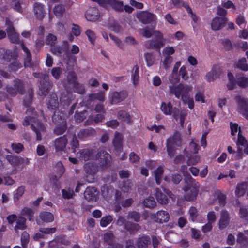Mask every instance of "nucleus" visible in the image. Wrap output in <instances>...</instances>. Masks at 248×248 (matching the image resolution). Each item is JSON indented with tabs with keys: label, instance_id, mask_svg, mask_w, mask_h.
Listing matches in <instances>:
<instances>
[{
	"label": "nucleus",
	"instance_id": "30",
	"mask_svg": "<svg viewBox=\"0 0 248 248\" xmlns=\"http://www.w3.org/2000/svg\"><path fill=\"white\" fill-rule=\"evenodd\" d=\"M34 13L36 18L42 19L45 14L43 5L40 3H35L34 5Z\"/></svg>",
	"mask_w": 248,
	"mask_h": 248
},
{
	"label": "nucleus",
	"instance_id": "19",
	"mask_svg": "<svg viewBox=\"0 0 248 248\" xmlns=\"http://www.w3.org/2000/svg\"><path fill=\"white\" fill-rule=\"evenodd\" d=\"M96 158L100 161L102 166L107 165L110 161V155L105 151H100L96 155Z\"/></svg>",
	"mask_w": 248,
	"mask_h": 248
},
{
	"label": "nucleus",
	"instance_id": "29",
	"mask_svg": "<svg viewBox=\"0 0 248 248\" xmlns=\"http://www.w3.org/2000/svg\"><path fill=\"white\" fill-rule=\"evenodd\" d=\"M161 111L166 115H171L172 113V105L170 102L166 103L162 102L160 105Z\"/></svg>",
	"mask_w": 248,
	"mask_h": 248
},
{
	"label": "nucleus",
	"instance_id": "39",
	"mask_svg": "<svg viewBox=\"0 0 248 248\" xmlns=\"http://www.w3.org/2000/svg\"><path fill=\"white\" fill-rule=\"evenodd\" d=\"M40 219L46 222H51L54 219L53 215L50 212H42L40 214Z\"/></svg>",
	"mask_w": 248,
	"mask_h": 248
},
{
	"label": "nucleus",
	"instance_id": "9",
	"mask_svg": "<svg viewBox=\"0 0 248 248\" xmlns=\"http://www.w3.org/2000/svg\"><path fill=\"white\" fill-rule=\"evenodd\" d=\"M153 35L155 39L149 41L147 45L149 48L159 49L165 44L163 35L158 31H154L153 32Z\"/></svg>",
	"mask_w": 248,
	"mask_h": 248
},
{
	"label": "nucleus",
	"instance_id": "34",
	"mask_svg": "<svg viewBox=\"0 0 248 248\" xmlns=\"http://www.w3.org/2000/svg\"><path fill=\"white\" fill-rule=\"evenodd\" d=\"M187 115V112L186 110H181L180 112H178V113L176 112H174L173 113V117L177 120H179V123L181 126H183L185 118Z\"/></svg>",
	"mask_w": 248,
	"mask_h": 248
},
{
	"label": "nucleus",
	"instance_id": "16",
	"mask_svg": "<svg viewBox=\"0 0 248 248\" xmlns=\"http://www.w3.org/2000/svg\"><path fill=\"white\" fill-rule=\"evenodd\" d=\"M227 21V18L225 17H215L211 21V29L214 31L219 30L224 27Z\"/></svg>",
	"mask_w": 248,
	"mask_h": 248
},
{
	"label": "nucleus",
	"instance_id": "33",
	"mask_svg": "<svg viewBox=\"0 0 248 248\" xmlns=\"http://www.w3.org/2000/svg\"><path fill=\"white\" fill-rule=\"evenodd\" d=\"M155 196L157 202L161 204H166L168 202L167 197L163 194L158 189H155Z\"/></svg>",
	"mask_w": 248,
	"mask_h": 248
},
{
	"label": "nucleus",
	"instance_id": "5",
	"mask_svg": "<svg viewBox=\"0 0 248 248\" xmlns=\"http://www.w3.org/2000/svg\"><path fill=\"white\" fill-rule=\"evenodd\" d=\"M182 144V140L180 134L176 132L174 134L170 136L166 140V149L168 155L172 157L175 154L177 147Z\"/></svg>",
	"mask_w": 248,
	"mask_h": 248
},
{
	"label": "nucleus",
	"instance_id": "31",
	"mask_svg": "<svg viewBox=\"0 0 248 248\" xmlns=\"http://www.w3.org/2000/svg\"><path fill=\"white\" fill-rule=\"evenodd\" d=\"M47 105L48 108L50 109H54L58 106L59 102L56 94L53 93L50 95Z\"/></svg>",
	"mask_w": 248,
	"mask_h": 248
},
{
	"label": "nucleus",
	"instance_id": "64",
	"mask_svg": "<svg viewBox=\"0 0 248 248\" xmlns=\"http://www.w3.org/2000/svg\"><path fill=\"white\" fill-rule=\"evenodd\" d=\"M237 82L240 86H248V78L244 77H241L237 78Z\"/></svg>",
	"mask_w": 248,
	"mask_h": 248
},
{
	"label": "nucleus",
	"instance_id": "10",
	"mask_svg": "<svg viewBox=\"0 0 248 248\" xmlns=\"http://www.w3.org/2000/svg\"><path fill=\"white\" fill-rule=\"evenodd\" d=\"M23 85L21 80L16 79L14 81L13 86H6V91L12 96H16L17 93H22L23 92Z\"/></svg>",
	"mask_w": 248,
	"mask_h": 248
},
{
	"label": "nucleus",
	"instance_id": "2",
	"mask_svg": "<svg viewBox=\"0 0 248 248\" xmlns=\"http://www.w3.org/2000/svg\"><path fill=\"white\" fill-rule=\"evenodd\" d=\"M27 113L28 115L31 114L32 116L26 117L23 122V124L24 126H27L31 123V127L36 134L37 140H41L42 134L45 131L44 126L38 119H36V113L34 112L33 108L29 107L27 110Z\"/></svg>",
	"mask_w": 248,
	"mask_h": 248
},
{
	"label": "nucleus",
	"instance_id": "21",
	"mask_svg": "<svg viewBox=\"0 0 248 248\" xmlns=\"http://www.w3.org/2000/svg\"><path fill=\"white\" fill-rule=\"evenodd\" d=\"M113 144L115 149L120 152L123 148V136L121 134L115 132Z\"/></svg>",
	"mask_w": 248,
	"mask_h": 248
},
{
	"label": "nucleus",
	"instance_id": "13",
	"mask_svg": "<svg viewBox=\"0 0 248 248\" xmlns=\"http://www.w3.org/2000/svg\"><path fill=\"white\" fill-rule=\"evenodd\" d=\"M67 143V139L65 136L56 138L53 141V146L56 152L63 151Z\"/></svg>",
	"mask_w": 248,
	"mask_h": 248
},
{
	"label": "nucleus",
	"instance_id": "4",
	"mask_svg": "<svg viewBox=\"0 0 248 248\" xmlns=\"http://www.w3.org/2000/svg\"><path fill=\"white\" fill-rule=\"evenodd\" d=\"M192 89V87L191 85L183 83L169 86L170 93L174 95L177 98H181L182 100H186Z\"/></svg>",
	"mask_w": 248,
	"mask_h": 248
},
{
	"label": "nucleus",
	"instance_id": "15",
	"mask_svg": "<svg viewBox=\"0 0 248 248\" xmlns=\"http://www.w3.org/2000/svg\"><path fill=\"white\" fill-rule=\"evenodd\" d=\"M6 159L13 166L22 164L26 165L29 163V160L27 158L24 159L21 156L16 155H8L6 156Z\"/></svg>",
	"mask_w": 248,
	"mask_h": 248
},
{
	"label": "nucleus",
	"instance_id": "17",
	"mask_svg": "<svg viewBox=\"0 0 248 248\" xmlns=\"http://www.w3.org/2000/svg\"><path fill=\"white\" fill-rule=\"evenodd\" d=\"M99 193L94 187H88L84 192V197L88 201L95 202L98 198Z\"/></svg>",
	"mask_w": 248,
	"mask_h": 248
},
{
	"label": "nucleus",
	"instance_id": "46",
	"mask_svg": "<svg viewBox=\"0 0 248 248\" xmlns=\"http://www.w3.org/2000/svg\"><path fill=\"white\" fill-rule=\"evenodd\" d=\"M148 128L151 131H155L156 133H164L165 130V127L163 125H157L154 124L151 126H148Z\"/></svg>",
	"mask_w": 248,
	"mask_h": 248
},
{
	"label": "nucleus",
	"instance_id": "40",
	"mask_svg": "<svg viewBox=\"0 0 248 248\" xmlns=\"http://www.w3.org/2000/svg\"><path fill=\"white\" fill-rule=\"evenodd\" d=\"M53 12L57 16L61 17L65 12L64 6L62 4H58L54 7Z\"/></svg>",
	"mask_w": 248,
	"mask_h": 248
},
{
	"label": "nucleus",
	"instance_id": "14",
	"mask_svg": "<svg viewBox=\"0 0 248 248\" xmlns=\"http://www.w3.org/2000/svg\"><path fill=\"white\" fill-rule=\"evenodd\" d=\"M127 96L126 92L125 91L112 92L109 93V99L112 104H116L124 99Z\"/></svg>",
	"mask_w": 248,
	"mask_h": 248
},
{
	"label": "nucleus",
	"instance_id": "36",
	"mask_svg": "<svg viewBox=\"0 0 248 248\" xmlns=\"http://www.w3.org/2000/svg\"><path fill=\"white\" fill-rule=\"evenodd\" d=\"M95 130L93 128H89L81 130L78 134V137L81 139H84L88 136L93 135Z\"/></svg>",
	"mask_w": 248,
	"mask_h": 248
},
{
	"label": "nucleus",
	"instance_id": "56",
	"mask_svg": "<svg viewBox=\"0 0 248 248\" xmlns=\"http://www.w3.org/2000/svg\"><path fill=\"white\" fill-rule=\"evenodd\" d=\"M140 214L135 211L129 212L128 214L127 218L128 219L133 220L136 222H139L140 220Z\"/></svg>",
	"mask_w": 248,
	"mask_h": 248
},
{
	"label": "nucleus",
	"instance_id": "45",
	"mask_svg": "<svg viewBox=\"0 0 248 248\" xmlns=\"http://www.w3.org/2000/svg\"><path fill=\"white\" fill-rule=\"evenodd\" d=\"M66 129V124L64 122H63L61 124L56 126L54 130V132L57 135H62L65 132Z\"/></svg>",
	"mask_w": 248,
	"mask_h": 248
},
{
	"label": "nucleus",
	"instance_id": "57",
	"mask_svg": "<svg viewBox=\"0 0 248 248\" xmlns=\"http://www.w3.org/2000/svg\"><path fill=\"white\" fill-rule=\"evenodd\" d=\"M175 51V49L173 46H167L163 49V53L165 56L171 57L170 55L173 54Z\"/></svg>",
	"mask_w": 248,
	"mask_h": 248
},
{
	"label": "nucleus",
	"instance_id": "27",
	"mask_svg": "<svg viewBox=\"0 0 248 248\" xmlns=\"http://www.w3.org/2000/svg\"><path fill=\"white\" fill-rule=\"evenodd\" d=\"M16 54L13 53L10 50H5L4 48H0V58H2L6 61H9L12 58H15Z\"/></svg>",
	"mask_w": 248,
	"mask_h": 248
},
{
	"label": "nucleus",
	"instance_id": "55",
	"mask_svg": "<svg viewBox=\"0 0 248 248\" xmlns=\"http://www.w3.org/2000/svg\"><path fill=\"white\" fill-rule=\"evenodd\" d=\"M236 143L238 146H245L247 145V141L246 139L243 135L240 133V131L238 133L237 135V140L236 142Z\"/></svg>",
	"mask_w": 248,
	"mask_h": 248
},
{
	"label": "nucleus",
	"instance_id": "24",
	"mask_svg": "<svg viewBox=\"0 0 248 248\" xmlns=\"http://www.w3.org/2000/svg\"><path fill=\"white\" fill-rule=\"evenodd\" d=\"M155 222L162 223L167 222L170 217L169 213L165 211H159L154 215Z\"/></svg>",
	"mask_w": 248,
	"mask_h": 248
},
{
	"label": "nucleus",
	"instance_id": "6",
	"mask_svg": "<svg viewBox=\"0 0 248 248\" xmlns=\"http://www.w3.org/2000/svg\"><path fill=\"white\" fill-rule=\"evenodd\" d=\"M33 76L37 78H40L39 93L41 95H46L51 86L49 81L48 76L42 73H33Z\"/></svg>",
	"mask_w": 248,
	"mask_h": 248
},
{
	"label": "nucleus",
	"instance_id": "60",
	"mask_svg": "<svg viewBox=\"0 0 248 248\" xmlns=\"http://www.w3.org/2000/svg\"><path fill=\"white\" fill-rule=\"evenodd\" d=\"M86 34L91 43L93 44L96 39V35L94 32L91 30L88 29L86 31Z\"/></svg>",
	"mask_w": 248,
	"mask_h": 248
},
{
	"label": "nucleus",
	"instance_id": "18",
	"mask_svg": "<svg viewBox=\"0 0 248 248\" xmlns=\"http://www.w3.org/2000/svg\"><path fill=\"white\" fill-rule=\"evenodd\" d=\"M85 18L90 21H95L100 17L99 11L95 8H89L85 14Z\"/></svg>",
	"mask_w": 248,
	"mask_h": 248
},
{
	"label": "nucleus",
	"instance_id": "50",
	"mask_svg": "<svg viewBox=\"0 0 248 248\" xmlns=\"http://www.w3.org/2000/svg\"><path fill=\"white\" fill-rule=\"evenodd\" d=\"M46 43L50 46H54L57 43V38L55 35L49 34L46 37Z\"/></svg>",
	"mask_w": 248,
	"mask_h": 248
},
{
	"label": "nucleus",
	"instance_id": "44",
	"mask_svg": "<svg viewBox=\"0 0 248 248\" xmlns=\"http://www.w3.org/2000/svg\"><path fill=\"white\" fill-rule=\"evenodd\" d=\"M143 204L146 207L153 208L156 205V202L153 197H149L143 201Z\"/></svg>",
	"mask_w": 248,
	"mask_h": 248
},
{
	"label": "nucleus",
	"instance_id": "28",
	"mask_svg": "<svg viewBox=\"0 0 248 248\" xmlns=\"http://www.w3.org/2000/svg\"><path fill=\"white\" fill-rule=\"evenodd\" d=\"M84 170L88 175H94L98 171V166L92 163H87L84 165Z\"/></svg>",
	"mask_w": 248,
	"mask_h": 248
},
{
	"label": "nucleus",
	"instance_id": "41",
	"mask_svg": "<svg viewBox=\"0 0 248 248\" xmlns=\"http://www.w3.org/2000/svg\"><path fill=\"white\" fill-rule=\"evenodd\" d=\"M215 197L217 199V200L220 206H223L226 203V197L219 191H217L215 192Z\"/></svg>",
	"mask_w": 248,
	"mask_h": 248
},
{
	"label": "nucleus",
	"instance_id": "12",
	"mask_svg": "<svg viewBox=\"0 0 248 248\" xmlns=\"http://www.w3.org/2000/svg\"><path fill=\"white\" fill-rule=\"evenodd\" d=\"M100 5L105 7L111 6L119 12H122L124 10L123 2L120 0H100Z\"/></svg>",
	"mask_w": 248,
	"mask_h": 248
},
{
	"label": "nucleus",
	"instance_id": "49",
	"mask_svg": "<svg viewBox=\"0 0 248 248\" xmlns=\"http://www.w3.org/2000/svg\"><path fill=\"white\" fill-rule=\"evenodd\" d=\"M62 195L63 198L69 199L73 197L74 193L73 190L70 188H66L62 190Z\"/></svg>",
	"mask_w": 248,
	"mask_h": 248
},
{
	"label": "nucleus",
	"instance_id": "62",
	"mask_svg": "<svg viewBox=\"0 0 248 248\" xmlns=\"http://www.w3.org/2000/svg\"><path fill=\"white\" fill-rule=\"evenodd\" d=\"M67 80L68 82L72 86L77 83V78L74 72H71L68 73L67 76Z\"/></svg>",
	"mask_w": 248,
	"mask_h": 248
},
{
	"label": "nucleus",
	"instance_id": "47",
	"mask_svg": "<svg viewBox=\"0 0 248 248\" xmlns=\"http://www.w3.org/2000/svg\"><path fill=\"white\" fill-rule=\"evenodd\" d=\"M112 217L110 215L104 217L100 220V226L102 227H105L109 224L112 221Z\"/></svg>",
	"mask_w": 248,
	"mask_h": 248
},
{
	"label": "nucleus",
	"instance_id": "26",
	"mask_svg": "<svg viewBox=\"0 0 248 248\" xmlns=\"http://www.w3.org/2000/svg\"><path fill=\"white\" fill-rule=\"evenodd\" d=\"M93 154V150L89 149L80 150L77 154V157L81 160H89Z\"/></svg>",
	"mask_w": 248,
	"mask_h": 248
},
{
	"label": "nucleus",
	"instance_id": "7",
	"mask_svg": "<svg viewBox=\"0 0 248 248\" xmlns=\"http://www.w3.org/2000/svg\"><path fill=\"white\" fill-rule=\"evenodd\" d=\"M237 105V111L246 119H248V100L240 95L235 97Z\"/></svg>",
	"mask_w": 248,
	"mask_h": 248
},
{
	"label": "nucleus",
	"instance_id": "54",
	"mask_svg": "<svg viewBox=\"0 0 248 248\" xmlns=\"http://www.w3.org/2000/svg\"><path fill=\"white\" fill-rule=\"evenodd\" d=\"M125 229L131 232H134L135 231H137L140 229V226L138 224L130 222L129 223H127L125 225Z\"/></svg>",
	"mask_w": 248,
	"mask_h": 248
},
{
	"label": "nucleus",
	"instance_id": "23",
	"mask_svg": "<svg viewBox=\"0 0 248 248\" xmlns=\"http://www.w3.org/2000/svg\"><path fill=\"white\" fill-rule=\"evenodd\" d=\"M229 213L226 210H222L220 213V217L219 221V226L220 229L226 228L229 222Z\"/></svg>",
	"mask_w": 248,
	"mask_h": 248
},
{
	"label": "nucleus",
	"instance_id": "8",
	"mask_svg": "<svg viewBox=\"0 0 248 248\" xmlns=\"http://www.w3.org/2000/svg\"><path fill=\"white\" fill-rule=\"evenodd\" d=\"M7 220L10 224H13L14 222H16V225L14 227L16 231L18 230H24L27 228L26 219L22 216H17L14 214L11 215L7 217Z\"/></svg>",
	"mask_w": 248,
	"mask_h": 248
},
{
	"label": "nucleus",
	"instance_id": "52",
	"mask_svg": "<svg viewBox=\"0 0 248 248\" xmlns=\"http://www.w3.org/2000/svg\"><path fill=\"white\" fill-rule=\"evenodd\" d=\"M169 80L170 82V85H176V84L178 83L179 81V78L177 75V72L172 71L171 75L169 77Z\"/></svg>",
	"mask_w": 248,
	"mask_h": 248
},
{
	"label": "nucleus",
	"instance_id": "48",
	"mask_svg": "<svg viewBox=\"0 0 248 248\" xmlns=\"http://www.w3.org/2000/svg\"><path fill=\"white\" fill-rule=\"evenodd\" d=\"M228 77L229 78V82L227 85V87L229 89L232 90L234 89L236 86V82L232 73H229L228 74Z\"/></svg>",
	"mask_w": 248,
	"mask_h": 248
},
{
	"label": "nucleus",
	"instance_id": "20",
	"mask_svg": "<svg viewBox=\"0 0 248 248\" xmlns=\"http://www.w3.org/2000/svg\"><path fill=\"white\" fill-rule=\"evenodd\" d=\"M89 104H92V105L97 103V101L102 102L105 100V92L100 91L97 93H92L89 95Z\"/></svg>",
	"mask_w": 248,
	"mask_h": 248
},
{
	"label": "nucleus",
	"instance_id": "35",
	"mask_svg": "<svg viewBox=\"0 0 248 248\" xmlns=\"http://www.w3.org/2000/svg\"><path fill=\"white\" fill-rule=\"evenodd\" d=\"M163 172V167L162 166H159L154 171L155 182L157 185H160L161 183Z\"/></svg>",
	"mask_w": 248,
	"mask_h": 248
},
{
	"label": "nucleus",
	"instance_id": "61",
	"mask_svg": "<svg viewBox=\"0 0 248 248\" xmlns=\"http://www.w3.org/2000/svg\"><path fill=\"white\" fill-rule=\"evenodd\" d=\"M173 61V58L172 57L165 56V58L162 62V65L165 69H168Z\"/></svg>",
	"mask_w": 248,
	"mask_h": 248
},
{
	"label": "nucleus",
	"instance_id": "1",
	"mask_svg": "<svg viewBox=\"0 0 248 248\" xmlns=\"http://www.w3.org/2000/svg\"><path fill=\"white\" fill-rule=\"evenodd\" d=\"M6 25L7 26V32L8 36L12 43L21 44V48L23 50L26 58L25 60V66H30V62L31 60V56L29 49L24 45L22 41H20L19 39V35L17 34L14 30L12 23L8 19L6 20Z\"/></svg>",
	"mask_w": 248,
	"mask_h": 248
},
{
	"label": "nucleus",
	"instance_id": "42",
	"mask_svg": "<svg viewBox=\"0 0 248 248\" xmlns=\"http://www.w3.org/2000/svg\"><path fill=\"white\" fill-rule=\"evenodd\" d=\"M25 191L24 186H20L14 192V200L15 201H17L23 195Z\"/></svg>",
	"mask_w": 248,
	"mask_h": 248
},
{
	"label": "nucleus",
	"instance_id": "22",
	"mask_svg": "<svg viewBox=\"0 0 248 248\" xmlns=\"http://www.w3.org/2000/svg\"><path fill=\"white\" fill-rule=\"evenodd\" d=\"M219 73L220 71L218 68L214 66L206 74L205 79L209 82L213 81L219 76Z\"/></svg>",
	"mask_w": 248,
	"mask_h": 248
},
{
	"label": "nucleus",
	"instance_id": "51",
	"mask_svg": "<svg viewBox=\"0 0 248 248\" xmlns=\"http://www.w3.org/2000/svg\"><path fill=\"white\" fill-rule=\"evenodd\" d=\"M237 67L241 70L247 71L248 70V65L245 58H242L239 60L237 64Z\"/></svg>",
	"mask_w": 248,
	"mask_h": 248
},
{
	"label": "nucleus",
	"instance_id": "25",
	"mask_svg": "<svg viewBox=\"0 0 248 248\" xmlns=\"http://www.w3.org/2000/svg\"><path fill=\"white\" fill-rule=\"evenodd\" d=\"M63 45V47L60 46L52 47L51 48L52 53L57 56H61L63 53L67 51L68 47V43L67 41H64Z\"/></svg>",
	"mask_w": 248,
	"mask_h": 248
},
{
	"label": "nucleus",
	"instance_id": "3",
	"mask_svg": "<svg viewBox=\"0 0 248 248\" xmlns=\"http://www.w3.org/2000/svg\"><path fill=\"white\" fill-rule=\"evenodd\" d=\"M186 185L183 187L185 192L184 198L187 201L196 200L199 189V184L190 175L185 179Z\"/></svg>",
	"mask_w": 248,
	"mask_h": 248
},
{
	"label": "nucleus",
	"instance_id": "58",
	"mask_svg": "<svg viewBox=\"0 0 248 248\" xmlns=\"http://www.w3.org/2000/svg\"><path fill=\"white\" fill-rule=\"evenodd\" d=\"M30 236L26 232H23L21 236V241L22 247L25 248L29 241Z\"/></svg>",
	"mask_w": 248,
	"mask_h": 248
},
{
	"label": "nucleus",
	"instance_id": "11",
	"mask_svg": "<svg viewBox=\"0 0 248 248\" xmlns=\"http://www.w3.org/2000/svg\"><path fill=\"white\" fill-rule=\"evenodd\" d=\"M137 18L144 24L151 23L156 19V16L146 11H140L137 14Z\"/></svg>",
	"mask_w": 248,
	"mask_h": 248
},
{
	"label": "nucleus",
	"instance_id": "43",
	"mask_svg": "<svg viewBox=\"0 0 248 248\" xmlns=\"http://www.w3.org/2000/svg\"><path fill=\"white\" fill-rule=\"evenodd\" d=\"M139 77V67L137 65H135L133 68L132 75L133 83L135 86L138 84Z\"/></svg>",
	"mask_w": 248,
	"mask_h": 248
},
{
	"label": "nucleus",
	"instance_id": "63",
	"mask_svg": "<svg viewBox=\"0 0 248 248\" xmlns=\"http://www.w3.org/2000/svg\"><path fill=\"white\" fill-rule=\"evenodd\" d=\"M199 149V146L198 145L197 142L193 140L189 144V150L192 153H198Z\"/></svg>",
	"mask_w": 248,
	"mask_h": 248
},
{
	"label": "nucleus",
	"instance_id": "53",
	"mask_svg": "<svg viewBox=\"0 0 248 248\" xmlns=\"http://www.w3.org/2000/svg\"><path fill=\"white\" fill-rule=\"evenodd\" d=\"M145 58L148 66L150 67L154 65L155 61V57L152 53H146L145 54Z\"/></svg>",
	"mask_w": 248,
	"mask_h": 248
},
{
	"label": "nucleus",
	"instance_id": "59",
	"mask_svg": "<svg viewBox=\"0 0 248 248\" xmlns=\"http://www.w3.org/2000/svg\"><path fill=\"white\" fill-rule=\"evenodd\" d=\"M21 214L22 216H27L29 217V219L31 220L32 219L33 212L32 210L29 208L25 207L22 209Z\"/></svg>",
	"mask_w": 248,
	"mask_h": 248
},
{
	"label": "nucleus",
	"instance_id": "37",
	"mask_svg": "<svg viewBox=\"0 0 248 248\" xmlns=\"http://www.w3.org/2000/svg\"><path fill=\"white\" fill-rule=\"evenodd\" d=\"M150 243V237L148 236H143L138 240L137 246L139 248H146Z\"/></svg>",
	"mask_w": 248,
	"mask_h": 248
},
{
	"label": "nucleus",
	"instance_id": "38",
	"mask_svg": "<svg viewBox=\"0 0 248 248\" xmlns=\"http://www.w3.org/2000/svg\"><path fill=\"white\" fill-rule=\"evenodd\" d=\"M117 117L119 119L126 123H130L131 121L130 115L126 111L124 110L119 111Z\"/></svg>",
	"mask_w": 248,
	"mask_h": 248
},
{
	"label": "nucleus",
	"instance_id": "32",
	"mask_svg": "<svg viewBox=\"0 0 248 248\" xmlns=\"http://www.w3.org/2000/svg\"><path fill=\"white\" fill-rule=\"evenodd\" d=\"M248 187V183L246 182L237 185L235 192L236 196L239 197L243 196Z\"/></svg>",
	"mask_w": 248,
	"mask_h": 248
}]
</instances>
